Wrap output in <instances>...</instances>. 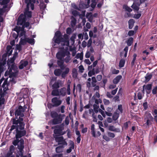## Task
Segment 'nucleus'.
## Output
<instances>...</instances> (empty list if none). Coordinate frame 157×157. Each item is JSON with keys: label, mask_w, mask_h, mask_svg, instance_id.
<instances>
[{"label": "nucleus", "mask_w": 157, "mask_h": 157, "mask_svg": "<svg viewBox=\"0 0 157 157\" xmlns=\"http://www.w3.org/2000/svg\"><path fill=\"white\" fill-rule=\"evenodd\" d=\"M92 43V40L91 38H90L88 40L87 44L88 47H90L91 46Z\"/></svg>", "instance_id": "nucleus-43"}, {"label": "nucleus", "mask_w": 157, "mask_h": 157, "mask_svg": "<svg viewBox=\"0 0 157 157\" xmlns=\"http://www.w3.org/2000/svg\"><path fill=\"white\" fill-rule=\"evenodd\" d=\"M69 143L70 147L69 149L67 150V153H70L71 152V151L72 149H74V142L72 141L71 140L70 141Z\"/></svg>", "instance_id": "nucleus-19"}, {"label": "nucleus", "mask_w": 157, "mask_h": 157, "mask_svg": "<svg viewBox=\"0 0 157 157\" xmlns=\"http://www.w3.org/2000/svg\"><path fill=\"white\" fill-rule=\"evenodd\" d=\"M61 70H62L59 69H56L55 70L54 72L55 75L56 76H59L61 75V72H62Z\"/></svg>", "instance_id": "nucleus-27"}, {"label": "nucleus", "mask_w": 157, "mask_h": 157, "mask_svg": "<svg viewBox=\"0 0 157 157\" xmlns=\"http://www.w3.org/2000/svg\"><path fill=\"white\" fill-rule=\"evenodd\" d=\"M26 108L27 107L25 105H24L23 107L21 106H19L15 111V116H20L21 117H23L24 116L23 112Z\"/></svg>", "instance_id": "nucleus-7"}, {"label": "nucleus", "mask_w": 157, "mask_h": 157, "mask_svg": "<svg viewBox=\"0 0 157 157\" xmlns=\"http://www.w3.org/2000/svg\"><path fill=\"white\" fill-rule=\"evenodd\" d=\"M62 120V118L60 117H56L53 120L52 123L54 124H59L61 123Z\"/></svg>", "instance_id": "nucleus-18"}, {"label": "nucleus", "mask_w": 157, "mask_h": 157, "mask_svg": "<svg viewBox=\"0 0 157 157\" xmlns=\"http://www.w3.org/2000/svg\"><path fill=\"white\" fill-rule=\"evenodd\" d=\"M75 58L79 59L80 60H82L83 59V54L82 53H78L76 55Z\"/></svg>", "instance_id": "nucleus-29"}, {"label": "nucleus", "mask_w": 157, "mask_h": 157, "mask_svg": "<svg viewBox=\"0 0 157 157\" xmlns=\"http://www.w3.org/2000/svg\"><path fill=\"white\" fill-rule=\"evenodd\" d=\"M5 101V99L2 96H1L0 98V105L3 104Z\"/></svg>", "instance_id": "nucleus-42"}, {"label": "nucleus", "mask_w": 157, "mask_h": 157, "mask_svg": "<svg viewBox=\"0 0 157 157\" xmlns=\"http://www.w3.org/2000/svg\"><path fill=\"white\" fill-rule=\"evenodd\" d=\"M72 76L74 78H76L78 75L77 71L76 68H74L72 71Z\"/></svg>", "instance_id": "nucleus-28"}, {"label": "nucleus", "mask_w": 157, "mask_h": 157, "mask_svg": "<svg viewBox=\"0 0 157 157\" xmlns=\"http://www.w3.org/2000/svg\"><path fill=\"white\" fill-rule=\"evenodd\" d=\"M122 78V76L121 75H119L117 76L113 80V83L114 84H117Z\"/></svg>", "instance_id": "nucleus-23"}, {"label": "nucleus", "mask_w": 157, "mask_h": 157, "mask_svg": "<svg viewBox=\"0 0 157 157\" xmlns=\"http://www.w3.org/2000/svg\"><path fill=\"white\" fill-rule=\"evenodd\" d=\"M65 108V107L64 105H62L61 107L60 110L62 113H64V109Z\"/></svg>", "instance_id": "nucleus-56"}, {"label": "nucleus", "mask_w": 157, "mask_h": 157, "mask_svg": "<svg viewBox=\"0 0 157 157\" xmlns=\"http://www.w3.org/2000/svg\"><path fill=\"white\" fill-rule=\"evenodd\" d=\"M134 32L133 30H130L128 33V35L129 36H131L134 35Z\"/></svg>", "instance_id": "nucleus-51"}, {"label": "nucleus", "mask_w": 157, "mask_h": 157, "mask_svg": "<svg viewBox=\"0 0 157 157\" xmlns=\"http://www.w3.org/2000/svg\"><path fill=\"white\" fill-rule=\"evenodd\" d=\"M157 90V86H155L153 88L152 90V92L153 94H156V91Z\"/></svg>", "instance_id": "nucleus-59"}, {"label": "nucleus", "mask_w": 157, "mask_h": 157, "mask_svg": "<svg viewBox=\"0 0 157 157\" xmlns=\"http://www.w3.org/2000/svg\"><path fill=\"white\" fill-rule=\"evenodd\" d=\"M59 60H57V63L59 67L60 68L61 70H63L65 66L64 65V61L63 59H58Z\"/></svg>", "instance_id": "nucleus-16"}, {"label": "nucleus", "mask_w": 157, "mask_h": 157, "mask_svg": "<svg viewBox=\"0 0 157 157\" xmlns=\"http://www.w3.org/2000/svg\"><path fill=\"white\" fill-rule=\"evenodd\" d=\"M17 55V53L15 54L10 59L8 60L7 63L9 70L7 71L5 74V76H9L10 78V81L12 84L16 82L15 77L17 75L18 72L17 67L13 63Z\"/></svg>", "instance_id": "nucleus-3"}, {"label": "nucleus", "mask_w": 157, "mask_h": 157, "mask_svg": "<svg viewBox=\"0 0 157 157\" xmlns=\"http://www.w3.org/2000/svg\"><path fill=\"white\" fill-rule=\"evenodd\" d=\"M64 69L65 71L62 73L61 74L62 77L63 78H64L66 76V75L70 71V69L68 67H65Z\"/></svg>", "instance_id": "nucleus-20"}, {"label": "nucleus", "mask_w": 157, "mask_h": 157, "mask_svg": "<svg viewBox=\"0 0 157 157\" xmlns=\"http://www.w3.org/2000/svg\"><path fill=\"white\" fill-rule=\"evenodd\" d=\"M119 117V114L117 113H115L113 116V119L114 120H116Z\"/></svg>", "instance_id": "nucleus-40"}, {"label": "nucleus", "mask_w": 157, "mask_h": 157, "mask_svg": "<svg viewBox=\"0 0 157 157\" xmlns=\"http://www.w3.org/2000/svg\"><path fill=\"white\" fill-rule=\"evenodd\" d=\"M95 74L94 69L93 68L92 70L90 71L88 73V75L89 77H91Z\"/></svg>", "instance_id": "nucleus-34"}, {"label": "nucleus", "mask_w": 157, "mask_h": 157, "mask_svg": "<svg viewBox=\"0 0 157 157\" xmlns=\"http://www.w3.org/2000/svg\"><path fill=\"white\" fill-rule=\"evenodd\" d=\"M28 64V62L27 61L25 60H21L19 63V68L20 69H22L24 67L27 66Z\"/></svg>", "instance_id": "nucleus-15"}, {"label": "nucleus", "mask_w": 157, "mask_h": 157, "mask_svg": "<svg viewBox=\"0 0 157 157\" xmlns=\"http://www.w3.org/2000/svg\"><path fill=\"white\" fill-rule=\"evenodd\" d=\"M94 110L95 113H97L98 112L99 106L97 105L94 104L93 105Z\"/></svg>", "instance_id": "nucleus-37"}, {"label": "nucleus", "mask_w": 157, "mask_h": 157, "mask_svg": "<svg viewBox=\"0 0 157 157\" xmlns=\"http://www.w3.org/2000/svg\"><path fill=\"white\" fill-rule=\"evenodd\" d=\"M63 127H57L54 130V133L56 134H58L60 135H63L66 133L65 132H63Z\"/></svg>", "instance_id": "nucleus-13"}, {"label": "nucleus", "mask_w": 157, "mask_h": 157, "mask_svg": "<svg viewBox=\"0 0 157 157\" xmlns=\"http://www.w3.org/2000/svg\"><path fill=\"white\" fill-rule=\"evenodd\" d=\"M55 140L56 142L58 143L59 144H62V146H67V145L65 140L64 139L63 136L57 137L55 138Z\"/></svg>", "instance_id": "nucleus-10"}, {"label": "nucleus", "mask_w": 157, "mask_h": 157, "mask_svg": "<svg viewBox=\"0 0 157 157\" xmlns=\"http://www.w3.org/2000/svg\"><path fill=\"white\" fill-rule=\"evenodd\" d=\"M152 113L154 116L157 115V109H155L154 110H152Z\"/></svg>", "instance_id": "nucleus-58"}, {"label": "nucleus", "mask_w": 157, "mask_h": 157, "mask_svg": "<svg viewBox=\"0 0 157 157\" xmlns=\"http://www.w3.org/2000/svg\"><path fill=\"white\" fill-rule=\"evenodd\" d=\"M87 45V43L85 41H83L82 42V46L83 48L85 47Z\"/></svg>", "instance_id": "nucleus-61"}, {"label": "nucleus", "mask_w": 157, "mask_h": 157, "mask_svg": "<svg viewBox=\"0 0 157 157\" xmlns=\"http://www.w3.org/2000/svg\"><path fill=\"white\" fill-rule=\"evenodd\" d=\"M154 118L150 113H147L145 114L144 122H145L144 125L146 128H149V126L152 124V122Z\"/></svg>", "instance_id": "nucleus-6"}, {"label": "nucleus", "mask_w": 157, "mask_h": 157, "mask_svg": "<svg viewBox=\"0 0 157 157\" xmlns=\"http://www.w3.org/2000/svg\"><path fill=\"white\" fill-rule=\"evenodd\" d=\"M134 23V21L133 19H131L129 20L128 23L129 29H131L133 28Z\"/></svg>", "instance_id": "nucleus-25"}, {"label": "nucleus", "mask_w": 157, "mask_h": 157, "mask_svg": "<svg viewBox=\"0 0 157 157\" xmlns=\"http://www.w3.org/2000/svg\"><path fill=\"white\" fill-rule=\"evenodd\" d=\"M51 116L52 118H56L58 116V114L56 112L52 111L51 113Z\"/></svg>", "instance_id": "nucleus-36"}, {"label": "nucleus", "mask_w": 157, "mask_h": 157, "mask_svg": "<svg viewBox=\"0 0 157 157\" xmlns=\"http://www.w3.org/2000/svg\"><path fill=\"white\" fill-rule=\"evenodd\" d=\"M79 71L81 73H82L83 72L84 70V68L83 66L82 65H80L78 67Z\"/></svg>", "instance_id": "nucleus-41"}, {"label": "nucleus", "mask_w": 157, "mask_h": 157, "mask_svg": "<svg viewBox=\"0 0 157 157\" xmlns=\"http://www.w3.org/2000/svg\"><path fill=\"white\" fill-rule=\"evenodd\" d=\"M123 8L126 11L129 12H131L132 10V9L130 7L126 5H123Z\"/></svg>", "instance_id": "nucleus-32"}, {"label": "nucleus", "mask_w": 157, "mask_h": 157, "mask_svg": "<svg viewBox=\"0 0 157 157\" xmlns=\"http://www.w3.org/2000/svg\"><path fill=\"white\" fill-rule=\"evenodd\" d=\"M64 147L63 146H59L56 148V151L57 153H59L63 151Z\"/></svg>", "instance_id": "nucleus-22"}, {"label": "nucleus", "mask_w": 157, "mask_h": 157, "mask_svg": "<svg viewBox=\"0 0 157 157\" xmlns=\"http://www.w3.org/2000/svg\"><path fill=\"white\" fill-rule=\"evenodd\" d=\"M21 40L20 41V43L22 45L25 44L26 42H28L31 45H33L35 43L34 40L32 38H25L22 40L21 38Z\"/></svg>", "instance_id": "nucleus-9"}, {"label": "nucleus", "mask_w": 157, "mask_h": 157, "mask_svg": "<svg viewBox=\"0 0 157 157\" xmlns=\"http://www.w3.org/2000/svg\"><path fill=\"white\" fill-rule=\"evenodd\" d=\"M40 7L41 10H44L46 8V5L43 1H41L40 4Z\"/></svg>", "instance_id": "nucleus-26"}, {"label": "nucleus", "mask_w": 157, "mask_h": 157, "mask_svg": "<svg viewBox=\"0 0 157 157\" xmlns=\"http://www.w3.org/2000/svg\"><path fill=\"white\" fill-rule=\"evenodd\" d=\"M52 102L54 105V106H57L60 105L62 103V101L57 97L53 98L52 100Z\"/></svg>", "instance_id": "nucleus-14"}, {"label": "nucleus", "mask_w": 157, "mask_h": 157, "mask_svg": "<svg viewBox=\"0 0 157 157\" xmlns=\"http://www.w3.org/2000/svg\"><path fill=\"white\" fill-rule=\"evenodd\" d=\"M141 14L140 13H138L135 15L134 17L136 19L139 18L141 16Z\"/></svg>", "instance_id": "nucleus-64"}, {"label": "nucleus", "mask_w": 157, "mask_h": 157, "mask_svg": "<svg viewBox=\"0 0 157 157\" xmlns=\"http://www.w3.org/2000/svg\"><path fill=\"white\" fill-rule=\"evenodd\" d=\"M20 117H19V120H16L15 119H13V121L14 120L18 121V123L17 125L18 126V130H19H19H23L24 128L25 124L22 122L23 121V119L22 118Z\"/></svg>", "instance_id": "nucleus-11"}, {"label": "nucleus", "mask_w": 157, "mask_h": 157, "mask_svg": "<svg viewBox=\"0 0 157 157\" xmlns=\"http://www.w3.org/2000/svg\"><path fill=\"white\" fill-rule=\"evenodd\" d=\"M108 129L111 131H113L115 132H119L121 131L120 128H116L113 125H110L108 127Z\"/></svg>", "instance_id": "nucleus-17"}, {"label": "nucleus", "mask_w": 157, "mask_h": 157, "mask_svg": "<svg viewBox=\"0 0 157 157\" xmlns=\"http://www.w3.org/2000/svg\"><path fill=\"white\" fill-rule=\"evenodd\" d=\"M119 71L115 69H113L112 70V72L113 74H117L119 73Z\"/></svg>", "instance_id": "nucleus-45"}, {"label": "nucleus", "mask_w": 157, "mask_h": 157, "mask_svg": "<svg viewBox=\"0 0 157 157\" xmlns=\"http://www.w3.org/2000/svg\"><path fill=\"white\" fill-rule=\"evenodd\" d=\"M108 135L110 137L113 138L114 137L115 135L114 133L111 132H108Z\"/></svg>", "instance_id": "nucleus-46"}, {"label": "nucleus", "mask_w": 157, "mask_h": 157, "mask_svg": "<svg viewBox=\"0 0 157 157\" xmlns=\"http://www.w3.org/2000/svg\"><path fill=\"white\" fill-rule=\"evenodd\" d=\"M132 8L135 10L138 11L139 10V7L133 3V4L131 6Z\"/></svg>", "instance_id": "nucleus-39"}, {"label": "nucleus", "mask_w": 157, "mask_h": 157, "mask_svg": "<svg viewBox=\"0 0 157 157\" xmlns=\"http://www.w3.org/2000/svg\"><path fill=\"white\" fill-rule=\"evenodd\" d=\"M71 89L70 88V84H68L67 86V89L65 87H63L59 89V96L63 97L65 96L67 93V94L70 95Z\"/></svg>", "instance_id": "nucleus-8"}, {"label": "nucleus", "mask_w": 157, "mask_h": 157, "mask_svg": "<svg viewBox=\"0 0 157 157\" xmlns=\"http://www.w3.org/2000/svg\"><path fill=\"white\" fill-rule=\"evenodd\" d=\"M53 40L56 43L59 44L60 43L63 46L59 48V50L56 53L57 58L60 59H63L64 62L67 63L71 62V58L68 47L69 45V36L65 34L62 38L61 33L57 31L55 33Z\"/></svg>", "instance_id": "nucleus-1"}, {"label": "nucleus", "mask_w": 157, "mask_h": 157, "mask_svg": "<svg viewBox=\"0 0 157 157\" xmlns=\"http://www.w3.org/2000/svg\"><path fill=\"white\" fill-rule=\"evenodd\" d=\"M29 18L30 17H25V21L24 23L22 24H18V21L17 23V26H16L15 28H14V30L16 31L17 33H18L20 31H23L25 27L27 28L29 27L30 23L29 22H26V21H28ZM22 32L23 33H24L23 32Z\"/></svg>", "instance_id": "nucleus-5"}, {"label": "nucleus", "mask_w": 157, "mask_h": 157, "mask_svg": "<svg viewBox=\"0 0 157 157\" xmlns=\"http://www.w3.org/2000/svg\"><path fill=\"white\" fill-rule=\"evenodd\" d=\"M151 77L152 75H146L145 76V78L146 79L145 81L146 82H148L151 79Z\"/></svg>", "instance_id": "nucleus-38"}, {"label": "nucleus", "mask_w": 157, "mask_h": 157, "mask_svg": "<svg viewBox=\"0 0 157 157\" xmlns=\"http://www.w3.org/2000/svg\"><path fill=\"white\" fill-rule=\"evenodd\" d=\"M90 53L89 52H86L85 56V57L87 58H89L90 57Z\"/></svg>", "instance_id": "nucleus-63"}, {"label": "nucleus", "mask_w": 157, "mask_h": 157, "mask_svg": "<svg viewBox=\"0 0 157 157\" xmlns=\"http://www.w3.org/2000/svg\"><path fill=\"white\" fill-rule=\"evenodd\" d=\"M15 147L13 145L11 146L9 148V151L13 153L14 151Z\"/></svg>", "instance_id": "nucleus-49"}, {"label": "nucleus", "mask_w": 157, "mask_h": 157, "mask_svg": "<svg viewBox=\"0 0 157 157\" xmlns=\"http://www.w3.org/2000/svg\"><path fill=\"white\" fill-rule=\"evenodd\" d=\"M72 14L73 15L76 16L78 15V13L76 10H74L72 11Z\"/></svg>", "instance_id": "nucleus-55"}, {"label": "nucleus", "mask_w": 157, "mask_h": 157, "mask_svg": "<svg viewBox=\"0 0 157 157\" xmlns=\"http://www.w3.org/2000/svg\"><path fill=\"white\" fill-rule=\"evenodd\" d=\"M65 122L66 124L67 125L69 124V117L67 116L65 119Z\"/></svg>", "instance_id": "nucleus-44"}, {"label": "nucleus", "mask_w": 157, "mask_h": 157, "mask_svg": "<svg viewBox=\"0 0 157 157\" xmlns=\"http://www.w3.org/2000/svg\"><path fill=\"white\" fill-rule=\"evenodd\" d=\"M35 0H25V2L27 4V7L24 12V14H21L19 17L18 24H23L25 21V17H31V12L30 11H29V10L30 7L32 10L34 9V4L35 3Z\"/></svg>", "instance_id": "nucleus-4"}, {"label": "nucleus", "mask_w": 157, "mask_h": 157, "mask_svg": "<svg viewBox=\"0 0 157 157\" xmlns=\"http://www.w3.org/2000/svg\"><path fill=\"white\" fill-rule=\"evenodd\" d=\"M133 38L131 37L128 40L127 43L128 46H130L132 44L133 41Z\"/></svg>", "instance_id": "nucleus-31"}, {"label": "nucleus", "mask_w": 157, "mask_h": 157, "mask_svg": "<svg viewBox=\"0 0 157 157\" xmlns=\"http://www.w3.org/2000/svg\"><path fill=\"white\" fill-rule=\"evenodd\" d=\"M151 88L152 84H149L146 85H144L143 86V89L142 90L143 94L144 93V91L145 90L147 94H149L151 93Z\"/></svg>", "instance_id": "nucleus-12"}, {"label": "nucleus", "mask_w": 157, "mask_h": 157, "mask_svg": "<svg viewBox=\"0 0 157 157\" xmlns=\"http://www.w3.org/2000/svg\"><path fill=\"white\" fill-rule=\"evenodd\" d=\"M103 102H104V104H105V105H108L110 103L109 101V100H107L105 99H104Z\"/></svg>", "instance_id": "nucleus-54"}, {"label": "nucleus", "mask_w": 157, "mask_h": 157, "mask_svg": "<svg viewBox=\"0 0 157 157\" xmlns=\"http://www.w3.org/2000/svg\"><path fill=\"white\" fill-rule=\"evenodd\" d=\"M52 94L53 96H59V89L53 90L52 92Z\"/></svg>", "instance_id": "nucleus-21"}, {"label": "nucleus", "mask_w": 157, "mask_h": 157, "mask_svg": "<svg viewBox=\"0 0 157 157\" xmlns=\"http://www.w3.org/2000/svg\"><path fill=\"white\" fill-rule=\"evenodd\" d=\"M13 153L10 152L9 151L7 153L6 155V157H10L11 156H12V155Z\"/></svg>", "instance_id": "nucleus-57"}, {"label": "nucleus", "mask_w": 157, "mask_h": 157, "mask_svg": "<svg viewBox=\"0 0 157 157\" xmlns=\"http://www.w3.org/2000/svg\"><path fill=\"white\" fill-rule=\"evenodd\" d=\"M92 82H91L92 85L94 87L95 86V83L97 82V81L96 78L94 77H93L92 78Z\"/></svg>", "instance_id": "nucleus-35"}, {"label": "nucleus", "mask_w": 157, "mask_h": 157, "mask_svg": "<svg viewBox=\"0 0 157 157\" xmlns=\"http://www.w3.org/2000/svg\"><path fill=\"white\" fill-rule=\"evenodd\" d=\"M125 63V60L124 59H121L120 61L119 66L120 67H122L124 66Z\"/></svg>", "instance_id": "nucleus-33"}, {"label": "nucleus", "mask_w": 157, "mask_h": 157, "mask_svg": "<svg viewBox=\"0 0 157 157\" xmlns=\"http://www.w3.org/2000/svg\"><path fill=\"white\" fill-rule=\"evenodd\" d=\"M138 98L139 100H140L142 99L143 95L142 93L140 92H139L138 94Z\"/></svg>", "instance_id": "nucleus-50"}, {"label": "nucleus", "mask_w": 157, "mask_h": 157, "mask_svg": "<svg viewBox=\"0 0 157 157\" xmlns=\"http://www.w3.org/2000/svg\"><path fill=\"white\" fill-rule=\"evenodd\" d=\"M69 46V50L71 52H72L73 51L76 50V48L75 47H72L71 46Z\"/></svg>", "instance_id": "nucleus-48"}, {"label": "nucleus", "mask_w": 157, "mask_h": 157, "mask_svg": "<svg viewBox=\"0 0 157 157\" xmlns=\"http://www.w3.org/2000/svg\"><path fill=\"white\" fill-rule=\"evenodd\" d=\"M53 157H63V155L62 154H56L53 155Z\"/></svg>", "instance_id": "nucleus-62"}, {"label": "nucleus", "mask_w": 157, "mask_h": 157, "mask_svg": "<svg viewBox=\"0 0 157 157\" xmlns=\"http://www.w3.org/2000/svg\"><path fill=\"white\" fill-rule=\"evenodd\" d=\"M103 138L106 141H109L110 140V139L109 138V137L108 136H107L105 135H104L103 136Z\"/></svg>", "instance_id": "nucleus-53"}, {"label": "nucleus", "mask_w": 157, "mask_h": 157, "mask_svg": "<svg viewBox=\"0 0 157 157\" xmlns=\"http://www.w3.org/2000/svg\"><path fill=\"white\" fill-rule=\"evenodd\" d=\"M61 82V81H58L56 82L52 86L53 88L57 89L60 87L59 84Z\"/></svg>", "instance_id": "nucleus-24"}, {"label": "nucleus", "mask_w": 157, "mask_h": 157, "mask_svg": "<svg viewBox=\"0 0 157 157\" xmlns=\"http://www.w3.org/2000/svg\"><path fill=\"white\" fill-rule=\"evenodd\" d=\"M118 109L121 113H122V105H119L118 106Z\"/></svg>", "instance_id": "nucleus-60"}, {"label": "nucleus", "mask_w": 157, "mask_h": 157, "mask_svg": "<svg viewBox=\"0 0 157 157\" xmlns=\"http://www.w3.org/2000/svg\"><path fill=\"white\" fill-rule=\"evenodd\" d=\"M92 3L91 4V7L93 8H94L95 7L97 2L96 1H92Z\"/></svg>", "instance_id": "nucleus-47"}, {"label": "nucleus", "mask_w": 157, "mask_h": 157, "mask_svg": "<svg viewBox=\"0 0 157 157\" xmlns=\"http://www.w3.org/2000/svg\"><path fill=\"white\" fill-rule=\"evenodd\" d=\"M76 35L75 34H73L70 38V40L71 42V44L73 45L75 43V40L76 38Z\"/></svg>", "instance_id": "nucleus-30"}, {"label": "nucleus", "mask_w": 157, "mask_h": 157, "mask_svg": "<svg viewBox=\"0 0 157 157\" xmlns=\"http://www.w3.org/2000/svg\"><path fill=\"white\" fill-rule=\"evenodd\" d=\"M67 34H70L72 32V30L71 28H68L67 29Z\"/></svg>", "instance_id": "nucleus-52"}, {"label": "nucleus", "mask_w": 157, "mask_h": 157, "mask_svg": "<svg viewBox=\"0 0 157 157\" xmlns=\"http://www.w3.org/2000/svg\"><path fill=\"white\" fill-rule=\"evenodd\" d=\"M18 123V121L14 120L13 122V125L11 126L10 129L11 131H12L13 129H16V139L13 142V143L15 146L17 145L18 144V148L19 151L17 152L16 155V157H27L26 156H23V150L24 147L23 140L21 139L20 140H19L18 139L25 135L26 131L24 130L22 131L18 130V126L17 125Z\"/></svg>", "instance_id": "nucleus-2"}]
</instances>
